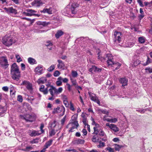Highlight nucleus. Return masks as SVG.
Masks as SVG:
<instances>
[{"label":"nucleus","instance_id":"nucleus-1","mask_svg":"<svg viewBox=\"0 0 152 152\" xmlns=\"http://www.w3.org/2000/svg\"><path fill=\"white\" fill-rule=\"evenodd\" d=\"M79 4L76 3L72 4L71 5H69L65 8L62 11L63 15L68 17H72L74 15L77 13V8Z\"/></svg>","mask_w":152,"mask_h":152},{"label":"nucleus","instance_id":"nucleus-2","mask_svg":"<svg viewBox=\"0 0 152 152\" xmlns=\"http://www.w3.org/2000/svg\"><path fill=\"white\" fill-rule=\"evenodd\" d=\"M3 43L5 45L9 46L15 43V39L10 36L6 35L2 38Z\"/></svg>","mask_w":152,"mask_h":152},{"label":"nucleus","instance_id":"nucleus-3","mask_svg":"<svg viewBox=\"0 0 152 152\" xmlns=\"http://www.w3.org/2000/svg\"><path fill=\"white\" fill-rule=\"evenodd\" d=\"M114 42L116 44L121 42L122 37L121 33L119 31H115L114 33Z\"/></svg>","mask_w":152,"mask_h":152},{"label":"nucleus","instance_id":"nucleus-4","mask_svg":"<svg viewBox=\"0 0 152 152\" xmlns=\"http://www.w3.org/2000/svg\"><path fill=\"white\" fill-rule=\"evenodd\" d=\"M105 59L107 60V63L108 66H112L114 64L113 56L111 54H107Z\"/></svg>","mask_w":152,"mask_h":152},{"label":"nucleus","instance_id":"nucleus-5","mask_svg":"<svg viewBox=\"0 0 152 152\" xmlns=\"http://www.w3.org/2000/svg\"><path fill=\"white\" fill-rule=\"evenodd\" d=\"M62 111H63L62 114V115H63L64 114L65 111V108L63 106H59L56 108H54L52 112V113L53 114H55L60 113Z\"/></svg>","mask_w":152,"mask_h":152},{"label":"nucleus","instance_id":"nucleus-6","mask_svg":"<svg viewBox=\"0 0 152 152\" xmlns=\"http://www.w3.org/2000/svg\"><path fill=\"white\" fill-rule=\"evenodd\" d=\"M79 126V124L78 125L75 123L70 122L66 126V128H69V131L70 132H72L74 131V129L77 128Z\"/></svg>","mask_w":152,"mask_h":152},{"label":"nucleus","instance_id":"nucleus-7","mask_svg":"<svg viewBox=\"0 0 152 152\" xmlns=\"http://www.w3.org/2000/svg\"><path fill=\"white\" fill-rule=\"evenodd\" d=\"M23 119L26 122H32L35 120V117L34 115H26L23 117Z\"/></svg>","mask_w":152,"mask_h":152},{"label":"nucleus","instance_id":"nucleus-8","mask_svg":"<svg viewBox=\"0 0 152 152\" xmlns=\"http://www.w3.org/2000/svg\"><path fill=\"white\" fill-rule=\"evenodd\" d=\"M12 77L14 80L18 81L20 77V72L19 71L11 72Z\"/></svg>","mask_w":152,"mask_h":152},{"label":"nucleus","instance_id":"nucleus-9","mask_svg":"<svg viewBox=\"0 0 152 152\" xmlns=\"http://www.w3.org/2000/svg\"><path fill=\"white\" fill-rule=\"evenodd\" d=\"M4 9L9 14H12L16 15L17 13V10L13 8V7H9L8 8L4 7Z\"/></svg>","mask_w":152,"mask_h":152},{"label":"nucleus","instance_id":"nucleus-10","mask_svg":"<svg viewBox=\"0 0 152 152\" xmlns=\"http://www.w3.org/2000/svg\"><path fill=\"white\" fill-rule=\"evenodd\" d=\"M20 85L25 86L26 88L29 90H32V88L31 84L28 81L24 80L21 83Z\"/></svg>","mask_w":152,"mask_h":152},{"label":"nucleus","instance_id":"nucleus-11","mask_svg":"<svg viewBox=\"0 0 152 152\" xmlns=\"http://www.w3.org/2000/svg\"><path fill=\"white\" fill-rule=\"evenodd\" d=\"M93 134L98 135L100 136H105V134L102 128L99 129L94 131Z\"/></svg>","mask_w":152,"mask_h":152},{"label":"nucleus","instance_id":"nucleus-12","mask_svg":"<svg viewBox=\"0 0 152 152\" xmlns=\"http://www.w3.org/2000/svg\"><path fill=\"white\" fill-rule=\"evenodd\" d=\"M102 69V68H99L95 66H92V67L89 69V71L92 73L94 72H100Z\"/></svg>","mask_w":152,"mask_h":152},{"label":"nucleus","instance_id":"nucleus-13","mask_svg":"<svg viewBox=\"0 0 152 152\" xmlns=\"http://www.w3.org/2000/svg\"><path fill=\"white\" fill-rule=\"evenodd\" d=\"M19 71L18 67L15 63H14L11 66V72Z\"/></svg>","mask_w":152,"mask_h":152},{"label":"nucleus","instance_id":"nucleus-14","mask_svg":"<svg viewBox=\"0 0 152 152\" xmlns=\"http://www.w3.org/2000/svg\"><path fill=\"white\" fill-rule=\"evenodd\" d=\"M119 81L122 84V86H125L127 84L128 79L125 77L121 78L119 79Z\"/></svg>","mask_w":152,"mask_h":152},{"label":"nucleus","instance_id":"nucleus-15","mask_svg":"<svg viewBox=\"0 0 152 152\" xmlns=\"http://www.w3.org/2000/svg\"><path fill=\"white\" fill-rule=\"evenodd\" d=\"M37 24L39 26V27L38 28L41 27L42 28L43 27H44L47 26L49 24V22H42L38 21L36 22Z\"/></svg>","mask_w":152,"mask_h":152},{"label":"nucleus","instance_id":"nucleus-16","mask_svg":"<svg viewBox=\"0 0 152 152\" xmlns=\"http://www.w3.org/2000/svg\"><path fill=\"white\" fill-rule=\"evenodd\" d=\"M35 71L37 74H41L42 73V66L39 65L35 69Z\"/></svg>","mask_w":152,"mask_h":152},{"label":"nucleus","instance_id":"nucleus-17","mask_svg":"<svg viewBox=\"0 0 152 152\" xmlns=\"http://www.w3.org/2000/svg\"><path fill=\"white\" fill-rule=\"evenodd\" d=\"M0 64L3 66L8 65L7 59L4 58H2L0 60Z\"/></svg>","mask_w":152,"mask_h":152},{"label":"nucleus","instance_id":"nucleus-18","mask_svg":"<svg viewBox=\"0 0 152 152\" xmlns=\"http://www.w3.org/2000/svg\"><path fill=\"white\" fill-rule=\"evenodd\" d=\"M50 88L49 89V91L51 96H54V94H56V88L52 86H50Z\"/></svg>","mask_w":152,"mask_h":152},{"label":"nucleus","instance_id":"nucleus-19","mask_svg":"<svg viewBox=\"0 0 152 152\" xmlns=\"http://www.w3.org/2000/svg\"><path fill=\"white\" fill-rule=\"evenodd\" d=\"M42 4V3L40 1L38 0H34L31 3V5L32 6L36 7H39Z\"/></svg>","mask_w":152,"mask_h":152},{"label":"nucleus","instance_id":"nucleus-20","mask_svg":"<svg viewBox=\"0 0 152 152\" xmlns=\"http://www.w3.org/2000/svg\"><path fill=\"white\" fill-rule=\"evenodd\" d=\"M52 8L51 7L49 8H44L42 11H41V12L44 13H48V14H52Z\"/></svg>","mask_w":152,"mask_h":152},{"label":"nucleus","instance_id":"nucleus-21","mask_svg":"<svg viewBox=\"0 0 152 152\" xmlns=\"http://www.w3.org/2000/svg\"><path fill=\"white\" fill-rule=\"evenodd\" d=\"M39 131L33 130L31 133L30 135L31 137L39 135L42 134L40 132H39Z\"/></svg>","mask_w":152,"mask_h":152},{"label":"nucleus","instance_id":"nucleus-22","mask_svg":"<svg viewBox=\"0 0 152 152\" xmlns=\"http://www.w3.org/2000/svg\"><path fill=\"white\" fill-rule=\"evenodd\" d=\"M64 32L61 30H58L57 31L55 34V37L57 39L59 38L60 37L63 35Z\"/></svg>","mask_w":152,"mask_h":152},{"label":"nucleus","instance_id":"nucleus-23","mask_svg":"<svg viewBox=\"0 0 152 152\" xmlns=\"http://www.w3.org/2000/svg\"><path fill=\"white\" fill-rule=\"evenodd\" d=\"M77 115H73L72 116L71 120V122H70L75 123L76 124H77L78 125V123L77 121Z\"/></svg>","mask_w":152,"mask_h":152},{"label":"nucleus","instance_id":"nucleus-24","mask_svg":"<svg viewBox=\"0 0 152 152\" xmlns=\"http://www.w3.org/2000/svg\"><path fill=\"white\" fill-rule=\"evenodd\" d=\"M39 90L40 91L42 92L44 94H47L48 91L47 88L45 89V86L44 85H42L39 88Z\"/></svg>","mask_w":152,"mask_h":152},{"label":"nucleus","instance_id":"nucleus-25","mask_svg":"<svg viewBox=\"0 0 152 152\" xmlns=\"http://www.w3.org/2000/svg\"><path fill=\"white\" fill-rule=\"evenodd\" d=\"M85 142V141L83 139H78L74 141V143L75 144H83Z\"/></svg>","mask_w":152,"mask_h":152},{"label":"nucleus","instance_id":"nucleus-26","mask_svg":"<svg viewBox=\"0 0 152 152\" xmlns=\"http://www.w3.org/2000/svg\"><path fill=\"white\" fill-rule=\"evenodd\" d=\"M57 61L58 63L57 66L58 68L61 69L64 66V63L61 60H58Z\"/></svg>","mask_w":152,"mask_h":152},{"label":"nucleus","instance_id":"nucleus-27","mask_svg":"<svg viewBox=\"0 0 152 152\" xmlns=\"http://www.w3.org/2000/svg\"><path fill=\"white\" fill-rule=\"evenodd\" d=\"M28 62L31 64H34L37 63L36 60L32 58L29 57L28 59Z\"/></svg>","mask_w":152,"mask_h":152},{"label":"nucleus","instance_id":"nucleus-28","mask_svg":"<svg viewBox=\"0 0 152 152\" xmlns=\"http://www.w3.org/2000/svg\"><path fill=\"white\" fill-rule=\"evenodd\" d=\"M110 129L112 130L114 132H117L119 130V128L118 127L116 126L113 124L111 127Z\"/></svg>","mask_w":152,"mask_h":152},{"label":"nucleus","instance_id":"nucleus-29","mask_svg":"<svg viewBox=\"0 0 152 152\" xmlns=\"http://www.w3.org/2000/svg\"><path fill=\"white\" fill-rule=\"evenodd\" d=\"M47 79L45 77H42L38 80V83L39 84L44 83L47 81Z\"/></svg>","mask_w":152,"mask_h":152},{"label":"nucleus","instance_id":"nucleus-30","mask_svg":"<svg viewBox=\"0 0 152 152\" xmlns=\"http://www.w3.org/2000/svg\"><path fill=\"white\" fill-rule=\"evenodd\" d=\"M53 141V140L51 139L49 140V141L46 142L44 146L46 148H48L52 144Z\"/></svg>","mask_w":152,"mask_h":152},{"label":"nucleus","instance_id":"nucleus-31","mask_svg":"<svg viewBox=\"0 0 152 152\" xmlns=\"http://www.w3.org/2000/svg\"><path fill=\"white\" fill-rule=\"evenodd\" d=\"M106 120L108 122H110L111 123H115L117 121V118H107Z\"/></svg>","mask_w":152,"mask_h":152},{"label":"nucleus","instance_id":"nucleus-32","mask_svg":"<svg viewBox=\"0 0 152 152\" xmlns=\"http://www.w3.org/2000/svg\"><path fill=\"white\" fill-rule=\"evenodd\" d=\"M62 78L61 77H58L57 79V80L56 82V85L59 86L62 85Z\"/></svg>","mask_w":152,"mask_h":152},{"label":"nucleus","instance_id":"nucleus-33","mask_svg":"<svg viewBox=\"0 0 152 152\" xmlns=\"http://www.w3.org/2000/svg\"><path fill=\"white\" fill-rule=\"evenodd\" d=\"M113 65V66L115 67V70H116L119 68L121 66V64L118 62L116 63L114 62V64Z\"/></svg>","mask_w":152,"mask_h":152},{"label":"nucleus","instance_id":"nucleus-34","mask_svg":"<svg viewBox=\"0 0 152 152\" xmlns=\"http://www.w3.org/2000/svg\"><path fill=\"white\" fill-rule=\"evenodd\" d=\"M141 61L138 59L134 60V61L133 64H132V67H134L137 66L140 63Z\"/></svg>","mask_w":152,"mask_h":152},{"label":"nucleus","instance_id":"nucleus-35","mask_svg":"<svg viewBox=\"0 0 152 152\" xmlns=\"http://www.w3.org/2000/svg\"><path fill=\"white\" fill-rule=\"evenodd\" d=\"M27 12H28L29 14L31 15L30 16H31L34 15H35L34 13L36 12L37 11L35 10L31 9H28L26 10Z\"/></svg>","mask_w":152,"mask_h":152},{"label":"nucleus","instance_id":"nucleus-36","mask_svg":"<svg viewBox=\"0 0 152 152\" xmlns=\"http://www.w3.org/2000/svg\"><path fill=\"white\" fill-rule=\"evenodd\" d=\"M114 146H115V150L118 151H119L121 148L124 147L122 145H119L116 144H114Z\"/></svg>","mask_w":152,"mask_h":152},{"label":"nucleus","instance_id":"nucleus-37","mask_svg":"<svg viewBox=\"0 0 152 152\" xmlns=\"http://www.w3.org/2000/svg\"><path fill=\"white\" fill-rule=\"evenodd\" d=\"M15 58L17 59V61L18 62H19L23 61L22 59L19 55H16Z\"/></svg>","mask_w":152,"mask_h":152},{"label":"nucleus","instance_id":"nucleus-38","mask_svg":"<svg viewBox=\"0 0 152 152\" xmlns=\"http://www.w3.org/2000/svg\"><path fill=\"white\" fill-rule=\"evenodd\" d=\"M5 110L2 107H0V116H3L5 113Z\"/></svg>","mask_w":152,"mask_h":152},{"label":"nucleus","instance_id":"nucleus-39","mask_svg":"<svg viewBox=\"0 0 152 152\" xmlns=\"http://www.w3.org/2000/svg\"><path fill=\"white\" fill-rule=\"evenodd\" d=\"M138 41L140 43L143 44L145 41V38L143 37H139L138 38Z\"/></svg>","mask_w":152,"mask_h":152},{"label":"nucleus","instance_id":"nucleus-40","mask_svg":"<svg viewBox=\"0 0 152 152\" xmlns=\"http://www.w3.org/2000/svg\"><path fill=\"white\" fill-rule=\"evenodd\" d=\"M151 59H150L148 57L146 62L145 63H144L143 65V66H144L148 65V64H149L151 62Z\"/></svg>","mask_w":152,"mask_h":152},{"label":"nucleus","instance_id":"nucleus-41","mask_svg":"<svg viewBox=\"0 0 152 152\" xmlns=\"http://www.w3.org/2000/svg\"><path fill=\"white\" fill-rule=\"evenodd\" d=\"M55 65L54 64H52L48 68V70L50 72H52L55 69Z\"/></svg>","mask_w":152,"mask_h":152},{"label":"nucleus","instance_id":"nucleus-42","mask_svg":"<svg viewBox=\"0 0 152 152\" xmlns=\"http://www.w3.org/2000/svg\"><path fill=\"white\" fill-rule=\"evenodd\" d=\"M94 125L95 126L93 128L94 131L99 129L101 128V127L98 124L96 123Z\"/></svg>","mask_w":152,"mask_h":152},{"label":"nucleus","instance_id":"nucleus-43","mask_svg":"<svg viewBox=\"0 0 152 152\" xmlns=\"http://www.w3.org/2000/svg\"><path fill=\"white\" fill-rule=\"evenodd\" d=\"M105 146V143L103 142H102L101 141L99 142V144L97 145V147L99 148H101Z\"/></svg>","mask_w":152,"mask_h":152},{"label":"nucleus","instance_id":"nucleus-44","mask_svg":"<svg viewBox=\"0 0 152 152\" xmlns=\"http://www.w3.org/2000/svg\"><path fill=\"white\" fill-rule=\"evenodd\" d=\"M71 74L72 77H76L78 75L77 72L75 71H72Z\"/></svg>","mask_w":152,"mask_h":152},{"label":"nucleus","instance_id":"nucleus-45","mask_svg":"<svg viewBox=\"0 0 152 152\" xmlns=\"http://www.w3.org/2000/svg\"><path fill=\"white\" fill-rule=\"evenodd\" d=\"M45 45L47 47L51 46L53 45V44L52 42L49 40L47 41L46 42Z\"/></svg>","mask_w":152,"mask_h":152},{"label":"nucleus","instance_id":"nucleus-46","mask_svg":"<svg viewBox=\"0 0 152 152\" xmlns=\"http://www.w3.org/2000/svg\"><path fill=\"white\" fill-rule=\"evenodd\" d=\"M110 89L111 90H114V91L116 92V90L118 89V87L117 86L115 85H113L110 87Z\"/></svg>","mask_w":152,"mask_h":152},{"label":"nucleus","instance_id":"nucleus-47","mask_svg":"<svg viewBox=\"0 0 152 152\" xmlns=\"http://www.w3.org/2000/svg\"><path fill=\"white\" fill-rule=\"evenodd\" d=\"M66 118V115H65L64 116L63 118L61 120V124L62 125H64Z\"/></svg>","mask_w":152,"mask_h":152},{"label":"nucleus","instance_id":"nucleus-48","mask_svg":"<svg viewBox=\"0 0 152 152\" xmlns=\"http://www.w3.org/2000/svg\"><path fill=\"white\" fill-rule=\"evenodd\" d=\"M56 134V132L54 129H51V131L49 132L50 136H52Z\"/></svg>","mask_w":152,"mask_h":152},{"label":"nucleus","instance_id":"nucleus-49","mask_svg":"<svg viewBox=\"0 0 152 152\" xmlns=\"http://www.w3.org/2000/svg\"><path fill=\"white\" fill-rule=\"evenodd\" d=\"M56 94H57L63 91V88L62 87H59L58 89L56 88Z\"/></svg>","mask_w":152,"mask_h":152},{"label":"nucleus","instance_id":"nucleus-50","mask_svg":"<svg viewBox=\"0 0 152 152\" xmlns=\"http://www.w3.org/2000/svg\"><path fill=\"white\" fill-rule=\"evenodd\" d=\"M44 127V125L42 123L41 124V126H40V129L41 133V134L44 133L45 132V131L44 130H43V129Z\"/></svg>","mask_w":152,"mask_h":152},{"label":"nucleus","instance_id":"nucleus-51","mask_svg":"<svg viewBox=\"0 0 152 152\" xmlns=\"http://www.w3.org/2000/svg\"><path fill=\"white\" fill-rule=\"evenodd\" d=\"M17 100L19 102H22L23 100L22 96L20 95H18L17 97Z\"/></svg>","mask_w":152,"mask_h":152},{"label":"nucleus","instance_id":"nucleus-52","mask_svg":"<svg viewBox=\"0 0 152 152\" xmlns=\"http://www.w3.org/2000/svg\"><path fill=\"white\" fill-rule=\"evenodd\" d=\"M60 72L58 70L56 71L54 73L53 75L55 77L58 76L60 74Z\"/></svg>","mask_w":152,"mask_h":152},{"label":"nucleus","instance_id":"nucleus-53","mask_svg":"<svg viewBox=\"0 0 152 152\" xmlns=\"http://www.w3.org/2000/svg\"><path fill=\"white\" fill-rule=\"evenodd\" d=\"M105 150L108 151L109 152H114V151L113 148L111 147H107L105 148Z\"/></svg>","mask_w":152,"mask_h":152},{"label":"nucleus","instance_id":"nucleus-54","mask_svg":"<svg viewBox=\"0 0 152 152\" xmlns=\"http://www.w3.org/2000/svg\"><path fill=\"white\" fill-rule=\"evenodd\" d=\"M70 80L72 83V85L76 86L77 85V83L76 80H73L71 78H70Z\"/></svg>","mask_w":152,"mask_h":152},{"label":"nucleus","instance_id":"nucleus-55","mask_svg":"<svg viewBox=\"0 0 152 152\" xmlns=\"http://www.w3.org/2000/svg\"><path fill=\"white\" fill-rule=\"evenodd\" d=\"M92 141L94 142H97L98 141V139H97L95 136H94L92 139Z\"/></svg>","mask_w":152,"mask_h":152},{"label":"nucleus","instance_id":"nucleus-56","mask_svg":"<svg viewBox=\"0 0 152 152\" xmlns=\"http://www.w3.org/2000/svg\"><path fill=\"white\" fill-rule=\"evenodd\" d=\"M63 103L66 107H69V104L67 100H63Z\"/></svg>","mask_w":152,"mask_h":152},{"label":"nucleus","instance_id":"nucleus-57","mask_svg":"<svg viewBox=\"0 0 152 152\" xmlns=\"http://www.w3.org/2000/svg\"><path fill=\"white\" fill-rule=\"evenodd\" d=\"M56 120H54L53 122L51 124V127L52 128H54L56 125Z\"/></svg>","mask_w":152,"mask_h":152},{"label":"nucleus","instance_id":"nucleus-58","mask_svg":"<svg viewBox=\"0 0 152 152\" xmlns=\"http://www.w3.org/2000/svg\"><path fill=\"white\" fill-rule=\"evenodd\" d=\"M98 99L95 96H91V99L95 102Z\"/></svg>","mask_w":152,"mask_h":152},{"label":"nucleus","instance_id":"nucleus-59","mask_svg":"<svg viewBox=\"0 0 152 152\" xmlns=\"http://www.w3.org/2000/svg\"><path fill=\"white\" fill-rule=\"evenodd\" d=\"M145 70L146 71H148L149 73H152V68L146 67L145 68Z\"/></svg>","mask_w":152,"mask_h":152},{"label":"nucleus","instance_id":"nucleus-60","mask_svg":"<svg viewBox=\"0 0 152 152\" xmlns=\"http://www.w3.org/2000/svg\"><path fill=\"white\" fill-rule=\"evenodd\" d=\"M82 122L83 124L85 125V126H86L87 124H88L87 123V121L86 120V118H84L82 120Z\"/></svg>","mask_w":152,"mask_h":152},{"label":"nucleus","instance_id":"nucleus-61","mask_svg":"<svg viewBox=\"0 0 152 152\" xmlns=\"http://www.w3.org/2000/svg\"><path fill=\"white\" fill-rule=\"evenodd\" d=\"M137 2L139 4L140 6L141 7H143L144 5L142 4V1L141 0H137Z\"/></svg>","mask_w":152,"mask_h":152},{"label":"nucleus","instance_id":"nucleus-62","mask_svg":"<svg viewBox=\"0 0 152 152\" xmlns=\"http://www.w3.org/2000/svg\"><path fill=\"white\" fill-rule=\"evenodd\" d=\"M21 69L22 70H24L26 69V66L25 64L23 63L21 64Z\"/></svg>","mask_w":152,"mask_h":152},{"label":"nucleus","instance_id":"nucleus-63","mask_svg":"<svg viewBox=\"0 0 152 152\" xmlns=\"http://www.w3.org/2000/svg\"><path fill=\"white\" fill-rule=\"evenodd\" d=\"M32 149V147H31V146H28L27 147L26 149L23 150L24 151H29V149Z\"/></svg>","mask_w":152,"mask_h":152},{"label":"nucleus","instance_id":"nucleus-64","mask_svg":"<svg viewBox=\"0 0 152 152\" xmlns=\"http://www.w3.org/2000/svg\"><path fill=\"white\" fill-rule=\"evenodd\" d=\"M100 111H101L102 113L103 114H107L108 113V112L106 111L105 110H100Z\"/></svg>","mask_w":152,"mask_h":152}]
</instances>
